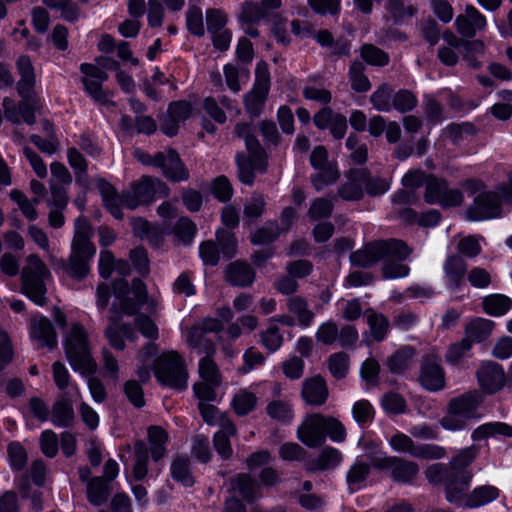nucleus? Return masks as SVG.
<instances>
[{
    "label": "nucleus",
    "mask_w": 512,
    "mask_h": 512,
    "mask_svg": "<svg viewBox=\"0 0 512 512\" xmlns=\"http://www.w3.org/2000/svg\"><path fill=\"white\" fill-rule=\"evenodd\" d=\"M409 255H384L382 272L386 279L406 277L409 274V267L402 263Z\"/></svg>",
    "instance_id": "nucleus-35"
},
{
    "label": "nucleus",
    "mask_w": 512,
    "mask_h": 512,
    "mask_svg": "<svg viewBox=\"0 0 512 512\" xmlns=\"http://www.w3.org/2000/svg\"><path fill=\"white\" fill-rule=\"evenodd\" d=\"M135 157L143 164L161 168L163 174L170 180L183 181L188 178V173L183 163L178 154L173 150H169L166 153L159 152L154 157H151L143 151L136 150Z\"/></svg>",
    "instance_id": "nucleus-9"
},
{
    "label": "nucleus",
    "mask_w": 512,
    "mask_h": 512,
    "mask_svg": "<svg viewBox=\"0 0 512 512\" xmlns=\"http://www.w3.org/2000/svg\"><path fill=\"white\" fill-rule=\"evenodd\" d=\"M421 385L429 391H439L445 386V376L442 367L437 362L427 361L419 377Z\"/></svg>",
    "instance_id": "nucleus-26"
},
{
    "label": "nucleus",
    "mask_w": 512,
    "mask_h": 512,
    "mask_svg": "<svg viewBox=\"0 0 512 512\" xmlns=\"http://www.w3.org/2000/svg\"><path fill=\"white\" fill-rule=\"evenodd\" d=\"M236 434L235 425L224 419L220 422V430L214 435V447L222 458H229L232 455L230 437Z\"/></svg>",
    "instance_id": "nucleus-32"
},
{
    "label": "nucleus",
    "mask_w": 512,
    "mask_h": 512,
    "mask_svg": "<svg viewBox=\"0 0 512 512\" xmlns=\"http://www.w3.org/2000/svg\"><path fill=\"white\" fill-rule=\"evenodd\" d=\"M262 345L270 352L277 351L282 343L283 337L274 324H270L261 335Z\"/></svg>",
    "instance_id": "nucleus-64"
},
{
    "label": "nucleus",
    "mask_w": 512,
    "mask_h": 512,
    "mask_svg": "<svg viewBox=\"0 0 512 512\" xmlns=\"http://www.w3.org/2000/svg\"><path fill=\"white\" fill-rule=\"evenodd\" d=\"M116 62L113 59L105 58L97 61V65L83 63L80 67L83 73V84L86 92L96 101L103 102L106 95L102 89V83L107 80L108 76L105 69H113Z\"/></svg>",
    "instance_id": "nucleus-10"
},
{
    "label": "nucleus",
    "mask_w": 512,
    "mask_h": 512,
    "mask_svg": "<svg viewBox=\"0 0 512 512\" xmlns=\"http://www.w3.org/2000/svg\"><path fill=\"white\" fill-rule=\"evenodd\" d=\"M154 373L157 380L175 389L187 387V371L182 358L174 351L163 352L155 361Z\"/></svg>",
    "instance_id": "nucleus-7"
},
{
    "label": "nucleus",
    "mask_w": 512,
    "mask_h": 512,
    "mask_svg": "<svg viewBox=\"0 0 512 512\" xmlns=\"http://www.w3.org/2000/svg\"><path fill=\"white\" fill-rule=\"evenodd\" d=\"M480 387L486 393H494L501 389L505 382L504 370L496 363L486 362L477 372Z\"/></svg>",
    "instance_id": "nucleus-22"
},
{
    "label": "nucleus",
    "mask_w": 512,
    "mask_h": 512,
    "mask_svg": "<svg viewBox=\"0 0 512 512\" xmlns=\"http://www.w3.org/2000/svg\"><path fill=\"white\" fill-rule=\"evenodd\" d=\"M116 269L120 273L126 272L128 266L125 262H117L115 263L114 257L112 253L108 250H103L100 253L99 258V273L103 278H108L111 276L112 271Z\"/></svg>",
    "instance_id": "nucleus-52"
},
{
    "label": "nucleus",
    "mask_w": 512,
    "mask_h": 512,
    "mask_svg": "<svg viewBox=\"0 0 512 512\" xmlns=\"http://www.w3.org/2000/svg\"><path fill=\"white\" fill-rule=\"evenodd\" d=\"M29 335L40 347L53 349L57 345V335L52 323L44 316H35L32 318L29 327Z\"/></svg>",
    "instance_id": "nucleus-21"
},
{
    "label": "nucleus",
    "mask_w": 512,
    "mask_h": 512,
    "mask_svg": "<svg viewBox=\"0 0 512 512\" xmlns=\"http://www.w3.org/2000/svg\"><path fill=\"white\" fill-rule=\"evenodd\" d=\"M97 188L103 198V202L111 214L122 218L121 207L135 209L141 204L153 201L157 197L168 194L167 187L159 180L143 177L138 183H134L131 189L119 196L115 188L103 179L97 180Z\"/></svg>",
    "instance_id": "nucleus-2"
},
{
    "label": "nucleus",
    "mask_w": 512,
    "mask_h": 512,
    "mask_svg": "<svg viewBox=\"0 0 512 512\" xmlns=\"http://www.w3.org/2000/svg\"><path fill=\"white\" fill-rule=\"evenodd\" d=\"M199 375L202 381L210 382L214 385H220L221 375L214 361L209 357H204L199 362Z\"/></svg>",
    "instance_id": "nucleus-55"
},
{
    "label": "nucleus",
    "mask_w": 512,
    "mask_h": 512,
    "mask_svg": "<svg viewBox=\"0 0 512 512\" xmlns=\"http://www.w3.org/2000/svg\"><path fill=\"white\" fill-rule=\"evenodd\" d=\"M329 370L336 379L344 378L349 369L348 356L345 353H336L330 356Z\"/></svg>",
    "instance_id": "nucleus-62"
},
{
    "label": "nucleus",
    "mask_w": 512,
    "mask_h": 512,
    "mask_svg": "<svg viewBox=\"0 0 512 512\" xmlns=\"http://www.w3.org/2000/svg\"><path fill=\"white\" fill-rule=\"evenodd\" d=\"M362 58L371 65L384 66L388 63V55L379 48L365 44L361 48Z\"/></svg>",
    "instance_id": "nucleus-63"
},
{
    "label": "nucleus",
    "mask_w": 512,
    "mask_h": 512,
    "mask_svg": "<svg viewBox=\"0 0 512 512\" xmlns=\"http://www.w3.org/2000/svg\"><path fill=\"white\" fill-rule=\"evenodd\" d=\"M367 321L371 336L377 341L383 340L389 327L387 319L382 314L373 312L367 316Z\"/></svg>",
    "instance_id": "nucleus-56"
},
{
    "label": "nucleus",
    "mask_w": 512,
    "mask_h": 512,
    "mask_svg": "<svg viewBox=\"0 0 512 512\" xmlns=\"http://www.w3.org/2000/svg\"><path fill=\"white\" fill-rule=\"evenodd\" d=\"M223 70L228 88L235 93L239 92L241 90V83L247 82L249 78L248 71L239 69L233 64L225 65Z\"/></svg>",
    "instance_id": "nucleus-51"
},
{
    "label": "nucleus",
    "mask_w": 512,
    "mask_h": 512,
    "mask_svg": "<svg viewBox=\"0 0 512 512\" xmlns=\"http://www.w3.org/2000/svg\"><path fill=\"white\" fill-rule=\"evenodd\" d=\"M469 421L461 414H458L449 404L447 406V414L441 419V426L445 430L460 431L467 427Z\"/></svg>",
    "instance_id": "nucleus-57"
},
{
    "label": "nucleus",
    "mask_w": 512,
    "mask_h": 512,
    "mask_svg": "<svg viewBox=\"0 0 512 512\" xmlns=\"http://www.w3.org/2000/svg\"><path fill=\"white\" fill-rule=\"evenodd\" d=\"M288 309L297 316V323L303 327H309L314 321V313L308 309L306 301L300 297H292L288 300Z\"/></svg>",
    "instance_id": "nucleus-42"
},
{
    "label": "nucleus",
    "mask_w": 512,
    "mask_h": 512,
    "mask_svg": "<svg viewBox=\"0 0 512 512\" xmlns=\"http://www.w3.org/2000/svg\"><path fill=\"white\" fill-rule=\"evenodd\" d=\"M511 308V300L502 294L489 295L483 300L484 311L495 317L506 314Z\"/></svg>",
    "instance_id": "nucleus-43"
},
{
    "label": "nucleus",
    "mask_w": 512,
    "mask_h": 512,
    "mask_svg": "<svg viewBox=\"0 0 512 512\" xmlns=\"http://www.w3.org/2000/svg\"><path fill=\"white\" fill-rule=\"evenodd\" d=\"M500 437L512 438V426L500 421L487 422L478 426L471 434L473 441Z\"/></svg>",
    "instance_id": "nucleus-30"
},
{
    "label": "nucleus",
    "mask_w": 512,
    "mask_h": 512,
    "mask_svg": "<svg viewBox=\"0 0 512 512\" xmlns=\"http://www.w3.org/2000/svg\"><path fill=\"white\" fill-rule=\"evenodd\" d=\"M494 323L488 319L476 318L469 322L465 329V337L473 342H481L492 332Z\"/></svg>",
    "instance_id": "nucleus-40"
},
{
    "label": "nucleus",
    "mask_w": 512,
    "mask_h": 512,
    "mask_svg": "<svg viewBox=\"0 0 512 512\" xmlns=\"http://www.w3.org/2000/svg\"><path fill=\"white\" fill-rule=\"evenodd\" d=\"M87 495L93 505L98 506L106 501L108 489L102 478L95 477L89 481L87 485Z\"/></svg>",
    "instance_id": "nucleus-53"
},
{
    "label": "nucleus",
    "mask_w": 512,
    "mask_h": 512,
    "mask_svg": "<svg viewBox=\"0 0 512 512\" xmlns=\"http://www.w3.org/2000/svg\"><path fill=\"white\" fill-rule=\"evenodd\" d=\"M367 180V172L362 169L352 170L347 175V181L341 185L339 195L344 200H358L364 193V182Z\"/></svg>",
    "instance_id": "nucleus-24"
},
{
    "label": "nucleus",
    "mask_w": 512,
    "mask_h": 512,
    "mask_svg": "<svg viewBox=\"0 0 512 512\" xmlns=\"http://www.w3.org/2000/svg\"><path fill=\"white\" fill-rule=\"evenodd\" d=\"M351 87L357 92H366L371 88L368 78L363 74L361 63H353L350 67Z\"/></svg>",
    "instance_id": "nucleus-60"
},
{
    "label": "nucleus",
    "mask_w": 512,
    "mask_h": 512,
    "mask_svg": "<svg viewBox=\"0 0 512 512\" xmlns=\"http://www.w3.org/2000/svg\"><path fill=\"white\" fill-rule=\"evenodd\" d=\"M372 464L376 468L389 469L394 480L404 483L411 482L419 472L415 462L387 454L373 458Z\"/></svg>",
    "instance_id": "nucleus-17"
},
{
    "label": "nucleus",
    "mask_w": 512,
    "mask_h": 512,
    "mask_svg": "<svg viewBox=\"0 0 512 512\" xmlns=\"http://www.w3.org/2000/svg\"><path fill=\"white\" fill-rule=\"evenodd\" d=\"M226 278L233 285L247 286L253 282L254 272L248 265L235 262L228 267Z\"/></svg>",
    "instance_id": "nucleus-38"
},
{
    "label": "nucleus",
    "mask_w": 512,
    "mask_h": 512,
    "mask_svg": "<svg viewBox=\"0 0 512 512\" xmlns=\"http://www.w3.org/2000/svg\"><path fill=\"white\" fill-rule=\"evenodd\" d=\"M66 357L72 369L84 377H88L87 386L94 402L102 403L107 398L103 382L92 375L97 370V364L90 353L88 333L82 325L73 323L64 338Z\"/></svg>",
    "instance_id": "nucleus-1"
},
{
    "label": "nucleus",
    "mask_w": 512,
    "mask_h": 512,
    "mask_svg": "<svg viewBox=\"0 0 512 512\" xmlns=\"http://www.w3.org/2000/svg\"><path fill=\"white\" fill-rule=\"evenodd\" d=\"M51 281L52 275L46 264L36 255L28 256L21 271L23 294L36 305L43 306Z\"/></svg>",
    "instance_id": "nucleus-5"
},
{
    "label": "nucleus",
    "mask_w": 512,
    "mask_h": 512,
    "mask_svg": "<svg viewBox=\"0 0 512 512\" xmlns=\"http://www.w3.org/2000/svg\"><path fill=\"white\" fill-rule=\"evenodd\" d=\"M148 438L152 457L155 461H158L165 453L167 434L162 428L153 426L148 430Z\"/></svg>",
    "instance_id": "nucleus-47"
},
{
    "label": "nucleus",
    "mask_w": 512,
    "mask_h": 512,
    "mask_svg": "<svg viewBox=\"0 0 512 512\" xmlns=\"http://www.w3.org/2000/svg\"><path fill=\"white\" fill-rule=\"evenodd\" d=\"M113 290L115 295L113 310L117 314L133 315L141 310L154 313L158 309L157 300L148 298L146 287L140 279H134L131 287L125 280H117Z\"/></svg>",
    "instance_id": "nucleus-4"
},
{
    "label": "nucleus",
    "mask_w": 512,
    "mask_h": 512,
    "mask_svg": "<svg viewBox=\"0 0 512 512\" xmlns=\"http://www.w3.org/2000/svg\"><path fill=\"white\" fill-rule=\"evenodd\" d=\"M171 475L175 481L185 486H192L194 483L189 460L185 457H178L172 462Z\"/></svg>",
    "instance_id": "nucleus-50"
},
{
    "label": "nucleus",
    "mask_w": 512,
    "mask_h": 512,
    "mask_svg": "<svg viewBox=\"0 0 512 512\" xmlns=\"http://www.w3.org/2000/svg\"><path fill=\"white\" fill-rule=\"evenodd\" d=\"M445 279L450 289H458L464 279L466 263L464 259L456 255H448L443 265Z\"/></svg>",
    "instance_id": "nucleus-27"
},
{
    "label": "nucleus",
    "mask_w": 512,
    "mask_h": 512,
    "mask_svg": "<svg viewBox=\"0 0 512 512\" xmlns=\"http://www.w3.org/2000/svg\"><path fill=\"white\" fill-rule=\"evenodd\" d=\"M370 472V466L360 459H356L346 475L348 488L355 492L363 488L366 484L367 476Z\"/></svg>",
    "instance_id": "nucleus-37"
},
{
    "label": "nucleus",
    "mask_w": 512,
    "mask_h": 512,
    "mask_svg": "<svg viewBox=\"0 0 512 512\" xmlns=\"http://www.w3.org/2000/svg\"><path fill=\"white\" fill-rule=\"evenodd\" d=\"M387 441L393 451L409 454L416 458L441 459L446 454L445 449L438 445H415L412 438L402 432H396Z\"/></svg>",
    "instance_id": "nucleus-11"
},
{
    "label": "nucleus",
    "mask_w": 512,
    "mask_h": 512,
    "mask_svg": "<svg viewBox=\"0 0 512 512\" xmlns=\"http://www.w3.org/2000/svg\"><path fill=\"white\" fill-rule=\"evenodd\" d=\"M91 229L89 222L84 217H79L75 222V235L71 246V254L68 263L59 260L54 268L57 273L67 274L74 279L86 277L90 271V261L95 255V248L90 242Z\"/></svg>",
    "instance_id": "nucleus-3"
},
{
    "label": "nucleus",
    "mask_w": 512,
    "mask_h": 512,
    "mask_svg": "<svg viewBox=\"0 0 512 512\" xmlns=\"http://www.w3.org/2000/svg\"><path fill=\"white\" fill-rule=\"evenodd\" d=\"M17 68L21 75L18 83V90L21 95H27L35 84L34 69L31 60L26 56H21L17 61Z\"/></svg>",
    "instance_id": "nucleus-39"
},
{
    "label": "nucleus",
    "mask_w": 512,
    "mask_h": 512,
    "mask_svg": "<svg viewBox=\"0 0 512 512\" xmlns=\"http://www.w3.org/2000/svg\"><path fill=\"white\" fill-rule=\"evenodd\" d=\"M426 478L432 484H445L447 487L450 481H458L453 471L442 463L430 465L425 471Z\"/></svg>",
    "instance_id": "nucleus-48"
},
{
    "label": "nucleus",
    "mask_w": 512,
    "mask_h": 512,
    "mask_svg": "<svg viewBox=\"0 0 512 512\" xmlns=\"http://www.w3.org/2000/svg\"><path fill=\"white\" fill-rule=\"evenodd\" d=\"M235 131L239 137L244 138L246 147L251 154L250 157H245L242 154H238L236 156L238 176L242 183L251 185L254 180L252 158L260 157L262 150L258 141L250 134L251 127L248 124L237 125Z\"/></svg>",
    "instance_id": "nucleus-12"
},
{
    "label": "nucleus",
    "mask_w": 512,
    "mask_h": 512,
    "mask_svg": "<svg viewBox=\"0 0 512 512\" xmlns=\"http://www.w3.org/2000/svg\"><path fill=\"white\" fill-rule=\"evenodd\" d=\"M504 204L501 195L496 192H483L475 197L474 203L467 211L469 219L482 221L499 217Z\"/></svg>",
    "instance_id": "nucleus-14"
},
{
    "label": "nucleus",
    "mask_w": 512,
    "mask_h": 512,
    "mask_svg": "<svg viewBox=\"0 0 512 512\" xmlns=\"http://www.w3.org/2000/svg\"><path fill=\"white\" fill-rule=\"evenodd\" d=\"M477 454V447L472 445L461 449L450 462L453 475L458 481H450L447 485V500L449 502H459L463 498L464 492L472 480V473L466 468L473 462Z\"/></svg>",
    "instance_id": "nucleus-6"
},
{
    "label": "nucleus",
    "mask_w": 512,
    "mask_h": 512,
    "mask_svg": "<svg viewBox=\"0 0 512 512\" xmlns=\"http://www.w3.org/2000/svg\"><path fill=\"white\" fill-rule=\"evenodd\" d=\"M342 462L341 452L334 447L324 448L319 456L309 463V470L323 471L334 469Z\"/></svg>",
    "instance_id": "nucleus-34"
},
{
    "label": "nucleus",
    "mask_w": 512,
    "mask_h": 512,
    "mask_svg": "<svg viewBox=\"0 0 512 512\" xmlns=\"http://www.w3.org/2000/svg\"><path fill=\"white\" fill-rule=\"evenodd\" d=\"M257 397L247 389H240L233 397L232 407L237 415L250 413L256 406Z\"/></svg>",
    "instance_id": "nucleus-45"
},
{
    "label": "nucleus",
    "mask_w": 512,
    "mask_h": 512,
    "mask_svg": "<svg viewBox=\"0 0 512 512\" xmlns=\"http://www.w3.org/2000/svg\"><path fill=\"white\" fill-rule=\"evenodd\" d=\"M425 200L430 204L439 203L442 206H457L462 203V193L457 189H448L444 181L436 178L427 180Z\"/></svg>",
    "instance_id": "nucleus-19"
},
{
    "label": "nucleus",
    "mask_w": 512,
    "mask_h": 512,
    "mask_svg": "<svg viewBox=\"0 0 512 512\" xmlns=\"http://www.w3.org/2000/svg\"><path fill=\"white\" fill-rule=\"evenodd\" d=\"M267 414L274 420L290 423L294 417L292 406L283 400H273L266 408Z\"/></svg>",
    "instance_id": "nucleus-49"
},
{
    "label": "nucleus",
    "mask_w": 512,
    "mask_h": 512,
    "mask_svg": "<svg viewBox=\"0 0 512 512\" xmlns=\"http://www.w3.org/2000/svg\"><path fill=\"white\" fill-rule=\"evenodd\" d=\"M186 341L189 346L197 349L199 353L202 351L207 353L214 351L212 342L206 338V332L200 325L192 327L187 332Z\"/></svg>",
    "instance_id": "nucleus-46"
},
{
    "label": "nucleus",
    "mask_w": 512,
    "mask_h": 512,
    "mask_svg": "<svg viewBox=\"0 0 512 512\" xmlns=\"http://www.w3.org/2000/svg\"><path fill=\"white\" fill-rule=\"evenodd\" d=\"M483 402L482 395L474 390L466 392L458 397L452 398L449 405L461 414L468 421L480 418L477 410Z\"/></svg>",
    "instance_id": "nucleus-23"
},
{
    "label": "nucleus",
    "mask_w": 512,
    "mask_h": 512,
    "mask_svg": "<svg viewBox=\"0 0 512 512\" xmlns=\"http://www.w3.org/2000/svg\"><path fill=\"white\" fill-rule=\"evenodd\" d=\"M105 334L109 344L118 350L124 349L125 340L134 342L137 339V333L134 329L118 321H113L107 327Z\"/></svg>",
    "instance_id": "nucleus-29"
},
{
    "label": "nucleus",
    "mask_w": 512,
    "mask_h": 512,
    "mask_svg": "<svg viewBox=\"0 0 512 512\" xmlns=\"http://www.w3.org/2000/svg\"><path fill=\"white\" fill-rule=\"evenodd\" d=\"M258 491V484L249 475H238L231 484V496L226 501V512H245V507L238 498L253 500L258 496Z\"/></svg>",
    "instance_id": "nucleus-16"
},
{
    "label": "nucleus",
    "mask_w": 512,
    "mask_h": 512,
    "mask_svg": "<svg viewBox=\"0 0 512 512\" xmlns=\"http://www.w3.org/2000/svg\"><path fill=\"white\" fill-rule=\"evenodd\" d=\"M51 421L55 426L68 427L74 422V409L66 398L59 399L52 407Z\"/></svg>",
    "instance_id": "nucleus-36"
},
{
    "label": "nucleus",
    "mask_w": 512,
    "mask_h": 512,
    "mask_svg": "<svg viewBox=\"0 0 512 512\" xmlns=\"http://www.w3.org/2000/svg\"><path fill=\"white\" fill-rule=\"evenodd\" d=\"M270 89V73L265 62H259L255 71V83L245 96V106L251 115H259Z\"/></svg>",
    "instance_id": "nucleus-13"
},
{
    "label": "nucleus",
    "mask_w": 512,
    "mask_h": 512,
    "mask_svg": "<svg viewBox=\"0 0 512 512\" xmlns=\"http://www.w3.org/2000/svg\"><path fill=\"white\" fill-rule=\"evenodd\" d=\"M169 119L163 124L162 130L168 136L177 133V124L186 120L191 114V106L186 101L174 102L169 106Z\"/></svg>",
    "instance_id": "nucleus-31"
},
{
    "label": "nucleus",
    "mask_w": 512,
    "mask_h": 512,
    "mask_svg": "<svg viewBox=\"0 0 512 512\" xmlns=\"http://www.w3.org/2000/svg\"><path fill=\"white\" fill-rule=\"evenodd\" d=\"M302 397L310 405H322L328 397V389L321 377L307 379L303 383Z\"/></svg>",
    "instance_id": "nucleus-28"
},
{
    "label": "nucleus",
    "mask_w": 512,
    "mask_h": 512,
    "mask_svg": "<svg viewBox=\"0 0 512 512\" xmlns=\"http://www.w3.org/2000/svg\"><path fill=\"white\" fill-rule=\"evenodd\" d=\"M464 493H466V491ZM499 493V489L495 486H478L469 495L464 494L463 498L455 503H463V505L468 508H478L496 500L499 497Z\"/></svg>",
    "instance_id": "nucleus-25"
},
{
    "label": "nucleus",
    "mask_w": 512,
    "mask_h": 512,
    "mask_svg": "<svg viewBox=\"0 0 512 512\" xmlns=\"http://www.w3.org/2000/svg\"><path fill=\"white\" fill-rule=\"evenodd\" d=\"M310 163L319 173L312 178V184L317 191L333 184L339 177V172L335 165L328 162V153L325 147L317 146L313 149L310 156Z\"/></svg>",
    "instance_id": "nucleus-15"
},
{
    "label": "nucleus",
    "mask_w": 512,
    "mask_h": 512,
    "mask_svg": "<svg viewBox=\"0 0 512 512\" xmlns=\"http://www.w3.org/2000/svg\"><path fill=\"white\" fill-rule=\"evenodd\" d=\"M443 39L447 46L440 47L438 57L445 65H455L458 60L456 49L459 48L461 41L451 32L444 33Z\"/></svg>",
    "instance_id": "nucleus-44"
},
{
    "label": "nucleus",
    "mask_w": 512,
    "mask_h": 512,
    "mask_svg": "<svg viewBox=\"0 0 512 512\" xmlns=\"http://www.w3.org/2000/svg\"><path fill=\"white\" fill-rule=\"evenodd\" d=\"M413 356L414 350L410 347H405L391 356L388 359L387 365L392 372H401L409 365Z\"/></svg>",
    "instance_id": "nucleus-58"
},
{
    "label": "nucleus",
    "mask_w": 512,
    "mask_h": 512,
    "mask_svg": "<svg viewBox=\"0 0 512 512\" xmlns=\"http://www.w3.org/2000/svg\"><path fill=\"white\" fill-rule=\"evenodd\" d=\"M3 107L5 116L13 122L24 120L28 124H33L35 121L33 110L25 102L20 103L16 108L13 101L5 99Z\"/></svg>",
    "instance_id": "nucleus-41"
},
{
    "label": "nucleus",
    "mask_w": 512,
    "mask_h": 512,
    "mask_svg": "<svg viewBox=\"0 0 512 512\" xmlns=\"http://www.w3.org/2000/svg\"><path fill=\"white\" fill-rule=\"evenodd\" d=\"M53 380L59 390L65 391L71 398H81L80 388L77 384L71 383L70 374L65 365L55 362L52 366Z\"/></svg>",
    "instance_id": "nucleus-33"
},
{
    "label": "nucleus",
    "mask_w": 512,
    "mask_h": 512,
    "mask_svg": "<svg viewBox=\"0 0 512 512\" xmlns=\"http://www.w3.org/2000/svg\"><path fill=\"white\" fill-rule=\"evenodd\" d=\"M324 416L310 414L297 429L298 439L310 448L320 446L325 441Z\"/></svg>",
    "instance_id": "nucleus-18"
},
{
    "label": "nucleus",
    "mask_w": 512,
    "mask_h": 512,
    "mask_svg": "<svg viewBox=\"0 0 512 512\" xmlns=\"http://www.w3.org/2000/svg\"><path fill=\"white\" fill-rule=\"evenodd\" d=\"M472 343L466 337L458 343L451 344L446 352L445 359L448 363L456 365L468 356Z\"/></svg>",
    "instance_id": "nucleus-54"
},
{
    "label": "nucleus",
    "mask_w": 512,
    "mask_h": 512,
    "mask_svg": "<svg viewBox=\"0 0 512 512\" xmlns=\"http://www.w3.org/2000/svg\"><path fill=\"white\" fill-rule=\"evenodd\" d=\"M458 32L465 37H474L477 32L485 30L487 20L473 5H467L463 14L455 21Z\"/></svg>",
    "instance_id": "nucleus-20"
},
{
    "label": "nucleus",
    "mask_w": 512,
    "mask_h": 512,
    "mask_svg": "<svg viewBox=\"0 0 512 512\" xmlns=\"http://www.w3.org/2000/svg\"><path fill=\"white\" fill-rule=\"evenodd\" d=\"M136 459L133 466V476L136 480H141L147 475L148 455L142 442L135 444Z\"/></svg>",
    "instance_id": "nucleus-59"
},
{
    "label": "nucleus",
    "mask_w": 512,
    "mask_h": 512,
    "mask_svg": "<svg viewBox=\"0 0 512 512\" xmlns=\"http://www.w3.org/2000/svg\"><path fill=\"white\" fill-rule=\"evenodd\" d=\"M374 408L368 400H359L352 407V415L358 424L371 422L374 417Z\"/></svg>",
    "instance_id": "nucleus-61"
},
{
    "label": "nucleus",
    "mask_w": 512,
    "mask_h": 512,
    "mask_svg": "<svg viewBox=\"0 0 512 512\" xmlns=\"http://www.w3.org/2000/svg\"><path fill=\"white\" fill-rule=\"evenodd\" d=\"M410 249L405 243L399 240H391L388 242L379 241L366 245L363 249L358 250L351 254V263L359 267H369L379 260H382L384 255H410Z\"/></svg>",
    "instance_id": "nucleus-8"
}]
</instances>
